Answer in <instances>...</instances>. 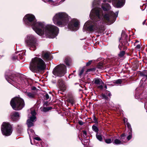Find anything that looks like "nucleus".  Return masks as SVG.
Here are the masks:
<instances>
[{
	"instance_id": "obj_22",
	"label": "nucleus",
	"mask_w": 147,
	"mask_h": 147,
	"mask_svg": "<svg viewBox=\"0 0 147 147\" xmlns=\"http://www.w3.org/2000/svg\"><path fill=\"white\" fill-rule=\"evenodd\" d=\"M65 63L67 66H69L70 63V60L67 58H65Z\"/></svg>"
},
{
	"instance_id": "obj_1",
	"label": "nucleus",
	"mask_w": 147,
	"mask_h": 147,
	"mask_svg": "<svg viewBox=\"0 0 147 147\" xmlns=\"http://www.w3.org/2000/svg\"><path fill=\"white\" fill-rule=\"evenodd\" d=\"M118 12V11L114 13L113 11H110L104 14L103 11L100 7L92 9L90 17L93 21H88L85 23L84 26V31L100 32L104 24L106 23L110 25L115 22Z\"/></svg>"
},
{
	"instance_id": "obj_30",
	"label": "nucleus",
	"mask_w": 147,
	"mask_h": 147,
	"mask_svg": "<svg viewBox=\"0 0 147 147\" xmlns=\"http://www.w3.org/2000/svg\"><path fill=\"white\" fill-rule=\"evenodd\" d=\"M17 55H13L12 57V59H13L15 60L16 59H18V56H17Z\"/></svg>"
},
{
	"instance_id": "obj_53",
	"label": "nucleus",
	"mask_w": 147,
	"mask_h": 147,
	"mask_svg": "<svg viewBox=\"0 0 147 147\" xmlns=\"http://www.w3.org/2000/svg\"><path fill=\"white\" fill-rule=\"evenodd\" d=\"M37 56H39H39H40V55H37Z\"/></svg>"
},
{
	"instance_id": "obj_17",
	"label": "nucleus",
	"mask_w": 147,
	"mask_h": 147,
	"mask_svg": "<svg viewBox=\"0 0 147 147\" xmlns=\"http://www.w3.org/2000/svg\"><path fill=\"white\" fill-rule=\"evenodd\" d=\"M50 55V53L46 51H43L42 54V57L45 60L48 59L49 58Z\"/></svg>"
},
{
	"instance_id": "obj_55",
	"label": "nucleus",
	"mask_w": 147,
	"mask_h": 147,
	"mask_svg": "<svg viewBox=\"0 0 147 147\" xmlns=\"http://www.w3.org/2000/svg\"><path fill=\"white\" fill-rule=\"evenodd\" d=\"M146 1H147V0H146Z\"/></svg>"
},
{
	"instance_id": "obj_42",
	"label": "nucleus",
	"mask_w": 147,
	"mask_h": 147,
	"mask_svg": "<svg viewBox=\"0 0 147 147\" xmlns=\"http://www.w3.org/2000/svg\"><path fill=\"white\" fill-rule=\"evenodd\" d=\"M69 101L71 104H73L74 103V101L73 100H70Z\"/></svg>"
},
{
	"instance_id": "obj_44",
	"label": "nucleus",
	"mask_w": 147,
	"mask_h": 147,
	"mask_svg": "<svg viewBox=\"0 0 147 147\" xmlns=\"http://www.w3.org/2000/svg\"><path fill=\"white\" fill-rule=\"evenodd\" d=\"M145 107L147 108V102L145 103Z\"/></svg>"
},
{
	"instance_id": "obj_2",
	"label": "nucleus",
	"mask_w": 147,
	"mask_h": 147,
	"mask_svg": "<svg viewBox=\"0 0 147 147\" xmlns=\"http://www.w3.org/2000/svg\"><path fill=\"white\" fill-rule=\"evenodd\" d=\"M23 20L26 25L31 26L35 32L40 36L45 35L47 37L53 38L59 33V29L57 27L51 24L45 25L44 22H37L34 16L32 14H27L24 17Z\"/></svg>"
},
{
	"instance_id": "obj_48",
	"label": "nucleus",
	"mask_w": 147,
	"mask_h": 147,
	"mask_svg": "<svg viewBox=\"0 0 147 147\" xmlns=\"http://www.w3.org/2000/svg\"><path fill=\"white\" fill-rule=\"evenodd\" d=\"M88 81H89V82H90V79H89H89H88Z\"/></svg>"
},
{
	"instance_id": "obj_25",
	"label": "nucleus",
	"mask_w": 147,
	"mask_h": 147,
	"mask_svg": "<svg viewBox=\"0 0 147 147\" xmlns=\"http://www.w3.org/2000/svg\"><path fill=\"white\" fill-rule=\"evenodd\" d=\"M112 140L110 139H106L105 140V142L107 144H110L112 142Z\"/></svg>"
},
{
	"instance_id": "obj_35",
	"label": "nucleus",
	"mask_w": 147,
	"mask_h": 147,
	"mask_svg": "<svg viewBox=\"0 0 147 147\" xmlns=\"http://www.w3.org/2000/svg\"><path fill=\"white\" fill-rule=\"evenodd\" d=\"M43 111L45 112H46L48 111L47 107H44L43 109Z\"/></svg>"
},
{
	"instance_id": "obj_43",
	"label": "nucleus",
	"mask_w": 147,
	"mask_h": 147,
	"mask_svg": "<svg viewBox=\"0 0 147 147\" xmlns=\"http://www.w3.org/2000/svg\"><path fill=\"white\" fill-rule=\"evenodd\" d=\"M139 42V41H138L136 40V42L134 44V45L136 46V43H138Z\"/></svg>"
},
{
	"instance_id": "obj_47",
	"label": "nucleus",
	"mask_w": 147,
	"mask_h": 147,
	"mask_svg": "<svg viewBox=\"0 0 147 147\" xmlns=\"http://www.w3.org/2000/svg\"><path fill=\"white\" fill-rule=\"evenodd\" d=\"M105 89H107V87L106 85H105Z\"/></svg>"
},
{
	"instance_id": "obj_11",
	"label": "nucleus",
	"mask_w": 147,
	"mask_h": 147,
	"mask_svg": "<svg viewBox=\"0 0 147 147\" xmlns=\"http://www.w3.org/2000/svg\"><path fill=\"white\" fill-rule=\"evenodd\" d=\"M57 85L60 90L58 91V93L61 94V92L65 91L66 88V86L65 82L61 79H60L58 80Z\"/></svg>"
},
{
	"instance_id": "obj_40",
	"label": "nucleus",
	"mask_w": 147,
	"mask_h": 147,
	"mask_svg": "<svg viewBox=\"0 0 147 147\" xmlns=\"http://www.w3.org/2000/svg\"><path fill=\"white\" fill-rule=\"evenodd\" d=\"M95 121L96 123L98 122L97 119L95 117V116H94L93 119Z\"/></svg>"
},
{
	"instance_id": "obj_32",
	"label": "nucleus",
	"mask_w": 147,
	"mask_h": 147,
	"mask_svg": "<svg viewBox=\"0 0 147 147\" xmlns=\"http://www.w3.org/2000/svg\"><path fill=\"white\" fill-rule=\"evenodd\" d=\"M141 47V45L140 44H138L136 45V48L137 49H140Z\"/></svg>"
},
{
	"instance_id": "obj_27",
	"label": "nucleus",
	"mask_w": 147,
	"mask_h": 147,
	"mask_svg": "<svg viewBox=\"0 0 147 147\" xmlns=\"http://www.w3.org/2000/svg\"><path fill=\"white\" fill-rule=\"evenodd\" d=\"M122 82V80L121 79H118L116 80L115 83L117 84H121Z\"/></svg>"
},
{
	"instance_id": "obj_46",
	"label": "nucleus",
	"mask_w": 147,
	"mask_h": 147,
	"mask_svg": "<svg viewBox=\"0 0 147 147\" xmlns=\"http://www.w3.org/2000/svg\"><path fill=\"white\" fill-rule=\"evenodd\" d=\"M36 89V88L35 87H33L32 89L33 90H34L35 89Z\"/></svg>"
},
{
	"instance_id": "obj_38",
	"label": "nucleus",
	"mask_w": 147,
	"mask_h": 147,
	"mask_svg": "<svg viewBox=\"0 0 147 147\" xmlns=\"http://www.w3.org/2000/svg\"><path fill=\"white\" fill-rule=\"evenodd\" d=\"M92 62V61H90L89 62H88V63H86V66H88Z\"/></svg>"
},
{
	"instance_id": "obj_34",
	"label": "nucleus",
	"mask_w": 147,
	"mask_h": 147,
	"mask_svg": "<svg viewBox=\"0 0 147 147\" xmlns=\"http://www.w3.org/2000/svg\"><path fill=\"white\" fill-rule=\"evenodd\" d=\"M17 56H18V60H19V58L20 59H22L23 58L22 56V55L20 53Z\"/></svg>"
},
{
	"instance_id": "obj_23",
	"label": "nucleus",
	"mask_w": 147,
	"mask_h": 147,
	"mask_svg": "<svg viewBox=\"0 0 147 147\" xmlns=\"http://www.w3.org/2000/svg\"><path fill=\"white\" fill-rule=\"evenodd\" d=\"M140 94L138 93V92L136 91L135 94V98L136 99H139L140 98Z\"/></svg>"
},
{
	"instance_id": "obj_6",
	"label": "nucleus",
	"mask_w": 147,
	"mask_h": 147,
	"mask_svg": "<svg viewBox=\"0 0 147 147\" xmlns=\"http://www.w3.org/2000/svg\"><path fill=\"white\" fill-rule=\"evenodd\" d=\"M25 42L30 50H35L36 49V40L34 36L32 34L27 35L25 38Z\"/></svg>"
},
{
	"instance_id": "obj_20",
	"label": "nucleus",
	"mask_w": 147,
	"mask_h": 147,
	"mask_svg": "<svg viewBox=\"0 0 147 147\" xmlns=\"http://www.w3.org/2000/svg\"><path fill=\"white\" fill-rule=\"evenodd\" d=\"M96 137L97 139L99 141H102V136L100 134H98V133H96Z\"/></svg>"
},
{
	"instance_id": "obj_16",
	"label": "nucleus",
	"mask_w": 147,
	"mask_h": 147,
	"mask_svg": "<svg viewBox=\"0 0 147 147\" xmlns=\"http://www.w3.org/2000/svg\"><path fill=\"white\" fill-rule=\"evenodd\" d=\"M36 94V92L34 91H31L30 92L26 91L25 92V94L30 98H35Z\"/></svg>"
},
{
	"instance_id": "obj_8",
	"label": "nucleus",
	"mask_w": 147,
	"mask_h": 147,
	"mask_svg": "<svg viewBox=\"0 0 147 147\" xmlns=\"http://www.w3.org/2000/svg\"><path fill=\"white\" fill-rule=\"evenodd\" d=\"M1 130L3 134L8 136L11 135L12 133V128L8 123L4 122L1 127Z\"/></svg>"
},
{
	"instance_id": "obj_41",
	"label": "nucleus",
	"mask_w": 147,
	"mask_h": 147,
	"mask_svg": "<svg viewBox=\"0 0 147 147\" xmlns=\"http://www.w3.org/2000/svg\"><path fill=\"white\" fill-rule=\"evenodd\" d=\"M47 109L48 111L49 110H51L52 109V108L51 107H47Z\"/></svg>"
},
{
	"instance_id": "obj_29",
	"label": "nucleus",
	"mask_w": 147,
	"mask_h": 147,
	"mask_svg": "<svg viewBox=\"0 0 147 147\" xmlns=\"http://www.w3.org/2000/svg\"><path fill=\"white\" fill-rule=\"evenodd\" d=\"M84 71V68H82L81 70L80 71V73L79 74V76L81 77V76L82 75Z\"/></svg>"
},
{
	"instance_id": "obj_50",
	"label": "nucleus",
	"mask_w": 147,
	"mask_h": 147,
	"mask_svg": "<svg viewBox=\"0 0 147 147\" xmlns=\"http://www.w3.org/2000/svg\"><path fill=\"white\" fill-rule=\"evenodd\" d=\"M30 142H31V144H33L32 143V142H31V140H30Z\"/></svg>"
},
{
	"instance_id": "obj_12",
	"label": "nucleus",
	"mask_w": 147,
	"mask_h": 147,
	"mask_svg": "<svg viewBox=\"0 0 147 147\" xmlns=\"http://www.w3.org/2000/svg\"><path fill=\"white\" fill-rule=\"evenodd\" d=\"M5 78L8 82L13 85V84L17 82L18 79L16 77H13L12 76H10L6 72L5 74Z\"/></svg>"
},
{
	"instance_id": "obj_28",
	"label": "nucleus",
	"mask_w": 147,
	"mask_h": 147,
	"mask_svg": "<svg viewBox=\"0 0 147 147\" xmlns=\"http://www.w3.org/2000/svg\"><path fill=\"white\" fill-rule=\"evenodd\" d=\"M83 136L84 137L86 138L87 136V132L85 130H84L83 131Z\"/></svg>"
},
{
	"instance_id": "obj_18",
	"label": "nucleus",
	"mask_w": 147,
	"mask_h": 147,
	"mask_svg": "<svg viewBox=\"0 0 147 147\" xmlns=\"http://www.w3.org/2000/svg\"><path fill=\"white\" fill-rule=\"evenodd\" d=\"M28 131L30 140L31 137H33L35 136V132L33 129L29 128L28 129Z\"/></svg>"
},
{
	"instance_id": "obj_21",
	"label": "nucleus",
	"mask_w": 147,
	"mask_h": 147,
	"mask_svg": "<svg viewBox=\"0 0 147 147\" xmlns=\"http://www.w3.org/2000/svg\"><path fill=\"white\" fill-rule=\"evenodd\" d=\"M92 129L94 131L96 132L97 133H98V129L97 127H96V125H93L92 126Z\"/></svg>"
},
{
	"instance_id": "obj_24",
	"label": "nucleus",
	"mask_w": 147,
	"mask_h": 147,
	"mask_svg": "<svg viewBox=\"0 0 147 147\" xmlns=\"http://www.w3.org/2000/svg\"><path fill=\"white\" fill-rule=\"evenodd\" d=\"M132 131L129 132V135L127 137V139L128 140H129L132 138Z\"/></svg>"
},
{
	"instance_id": "obj_9",
	"label": "nucleus",
	"mask_w": 147,
	"mask_h": 147,
	"mask_svg": "<svg viewBox=\"0 0 147 147\" xmlns=\"http://www.w3.org/2000/svg\"><path fill=\"white\" fill-rule=\"evenodd\" d=\"M32 116L30 117L28 115L29 119H28L27 121V124L28 128L34 125L33 122L36 120V117L35 116L36 113L35 110L32 111L31 112Z\"/></svg>"
},
{
	"instance_id": "obj_7",
	"label": "nucleus",
	"mask_w": 147,
	"mask_h": 147,
	"mask_svg": "<svg viewBox=\"0 0 147 147\" xmlns=\"http://www.w3.org/2000/svg\"><path fill=\"white\" fill-rule=\"evenodd\" d=\"M66 67L63 64L59 65L56 66L53 71L54 75L61 77L66 73Z\"/></svg>"
},
{
	"instance_id": "obj_31",
	"label": "nucleus",
	"mask_w": 147,
	"mask_h": 147,
	"mask_svg": "<svg viewBox=\"0 0 147 147\" xmlns=\"http://www.w3.org/2000/svg\"><path fill=\"white\" fill-rule=\"evenodd\" d=\"M102 97L103 99H105L106 100L107 99V96L105 94H102Z\"/></svg>"
},
{
	"instance_id": "obj_54",
	"label": "nucleus",
	"mask_w": 147,
	"mask_h": 147,
	"mask_svg": "<svg viewBox=\"0 0 147 147\" xmlns=\"http://www.w3.org/2000/svg\"><path fill=\"white\" fill-rule=\"evenodd\" d=\"M74 72H75V71H74Z\"/></svg>"
},
{
	"instance_id": "obj_4",
	"label": "nucleus",
	"mask_w": 147,
	"mask_h": 147,
	"mask_svg": "<svg viewBox=\"0 0 147 147\" xmlns=\"http://www.w3.org/2000/svg\"><path fill=\"white\" fill-rule=\"evenodd\" d=\"M70 17L64 12H59L56 13L52 18L53 23L60 27H63L66 25Z\"/></svg>"
},
{
	"instance_id": "obj_13",
	"label": "nucleus",
	"mask_w": 147,
	"mask_h": 147,
	"mask_svg": "<svg viewBox=\"0 0 147 147\" xmlns=\"http://www.w3.org/2000/svg\"><path fill=\"white\" fill-rule=\"evenodd\" d=\"M125 136V134H122L121 135V138L120 139H115L113 141V143L116 145H119L123 144L125 142L124 140L125 138L124 137Z\"/></svg>"
},
{
	"instance_id": "obj_15",
	"label": "nucleus",
	"mask_w": 147,
	"mask_h": 147,
	"mask_svg": "<svg viewBox=\"0 0 147 147\" xmlns=\"http://www.w3.org/2000/svg\"><path fill=\"white\" fill-rule=\"evenodd\" d=\"M11 117L13 121H16L20 119V114L18 112L15 111L12 113Z\"/></svg>"
},
{
	"instance_id": "obj_37",
	"label": "nucleus",
	"mask_w": 147,
	"mask_h": 147,
	"mask_svg": "<svg viewBox=\"0 0 147 147\" xmlns=\"http://www.w3.org/2000/svg\"><path fill=\"white\" fill-rule=\"evenodd\" d=\"M33 138V139H35V140H37L40 141V139L39 137H35L34 138V137Z\"/></svg>"
},
{
	"instance_id": "obj_33",
	"label": "nucleus",
	"mask_w": 147,
	"mask_h": 147,
	"mask_svg": "<svg viewBox=\"0 0 147 147\" xmlns=\"http://www.w3.org/2000/svg\"><path fill=\"white\" fill-rule=\"evenodd\" d=\"M44 97L46 100H48V99H49V96L48 94H46L44 96Z\"/></svg>"
},
{
	"instance_id": "obj_26",
	"label": "nucleus",
	"mask_w": 147,
	"mask_h": 147,
	"mask_svg": "<svg viewBox=\"0 0 147 147\" xmlns=\"http://www.w3.org/2000/svg\"><path fill=\"white\" fill-rule=\"evenodd\" d=\"M125 54V51H122L120 52L118 54V55L120 57H123Z\"/></svg>"
},
{
	"instance_id": "obj_10",
	"label": "nucleus",
	"mask_w": 147,
	"mask_h": 147,
	"mask_svg": "<svg viewBox=\"0 0 147 147\" xmlns=\"http://www.w3.org/2000/svg\"><path fill=\"white\" fill-rule=\"evenodd\" d=\"M68 27L71 30H77L79 28L78 21L76 19H73L68 24Z\"/></svg>"
},
{
	"instance_id": "obj_3",
	"label": "nucleus",
	"mask_w": 147,
	"mask_h": 147,
	"mask_svg": "<svg viewBox=\"0 0 147 147\" xmlns=\"http://www.w3.org/2000/svg\"><path fill=\"white\" fill-rule=\"evenodd\" d=\"M46 67L44 61L40 57H36L32 59L30 69L33 72H38L44 70Z\"/></svg>"
},
{
	"instance_id": "obj_51",
	"label": "nucleus",
	"mask_w": 147,
	"mask_h": 147,
	"mask_svg": "<svg viewBox=\"0 0 147 147\" xmlns=\"http://www.w3.org/2000/svg\"><path fill=\"white\" fill-rule=\"evenodd\" d=\"M81 142H82V143L83 144V141H82V140Z\"/></svg>"
},
{
	"instance_id": "obj_5",
	"label": "nucleus",
	"mask_w": 147,
	"mask_h": 147,
	"mask_svg": "<svg viewBox=\"0 0 147 147\" xmlns=\"http://www.w3.org/2000/svg\"><path fill=\"white\" fill-rule=\"evenodd\" d=\"M10 104L13 109L17 111L21 109L24 106L23 100L19 97H15L12 99Z\"/></svg>"
},
{
	"instance_id": "obj_49",
	"label": "nucleus",
	"mask_w": 147,
	"mask_h": 147,
	"mask_svg": "<svg viewBox=\"0 0 147 147\" xmlns=\"http://www.w3.org/2000/svg\"><path fill=\"white\" fill-rule=\"evenodd\" d=\"M90 69H88L87 71V72H88V71H90Z\"/></svg>"
},
{
	"instance_id": "obj_39",
	"label": "nucleus",
	"mask_w": 147,
	"mask_h": 147,
	"mask_svg": "<svg viewBox=\"0 0 147 147\" xmlns=\"http://www.w3.org/2000/svg\"><path fill=\"white\" fill-rule=\"evenodd\" d=\"M78 123L80 125H82L84 124V123L82 121H79Z\"/></svg>"
},
{
	"instance_id": "obj_14",
	"label": "nucleus",
	"mask_w": 147,
	"mask_h": 147,
	"mask_svg": "<svg viewBox=\"0 0 147 147\" xmlns=\"http://www.w3.org/2000/svg\"><path fill=\"white\" fill-rule=\"evenodd\" d=\"M94 83L97 85L98 88L102 89L103 88L104 84L100 79L98 78L95 79Z\"/></svg>"
},
{
	"instance_id": "obj_52",
	"label": "nucleus",
	"mask_w": 147,
	"mask_h": 147,
	"mask_svg": "<svg viewBox=\"0 0 147 147\" xmlns=\"http://www.w3.org/2000/svg\"><path fill=\"white\" fill-rule=\"evenodd\" d=\"M146 77H147V75H145Z\"/></svg>"
},
{
	"instance_id": "obj_19",
	"label": "nucleus",
	"mask_w": 147,
	"mask_h": 147,
	"mask_svg": "<svg viewBox=\"0 0 147 147\" xmlns=\"http://www.w3.org/2000/svg\"><path fill=\"white\" fill-rule=\"evenodd\" d=\"M127 119H124V121L125 123V124L127 126V127L128 129V130L129 131H132V129L131 127V126L130 124L127 122Z\"/></svg>"
},
{
	"instance_id": "obj_36",
	"label": "nucleus",
	"mask_w": 147,
	"mask_h": 147,
	"mask_svg": "<svg viewBox=\"0 0 147 147\" xmlns=\"http://www.w3.org/2000/svg\"><path fill=\"white\" fill-rule=\"evenodd\" d=\"M107 96H109V97H110L111 96V94L108 91L107 92Z\"/></svg>"
},
{
	"instance_id": "obj_45",
	"label": "nucleus",
	"mask_w": 147,
	"mask_h": 147,
	"mask_svg": "<svg viewBox=\"0 0 147 147\" xmlns=\"http://www.w3.org/2000/svg\"><path fill=\"white\" fill-rule=\"evenodd\" d=\"M146 20H144L143 23H142V24L143 25H144L145 24V22H146Z\"/></svg>"
}]
</instances>
